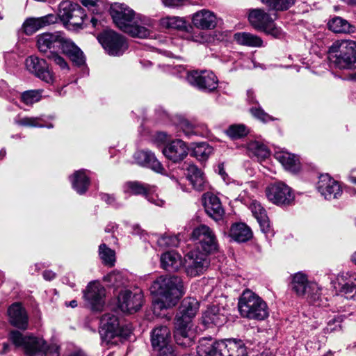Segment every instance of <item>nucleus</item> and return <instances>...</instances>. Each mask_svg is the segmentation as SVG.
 Instances as JSON below:
<instances>
[{"mask_svg": "<svg viewBox=\"0 0 356 356\" xmlns=\"http://www.w3.org/2000/svg\"><path fill=\"white\" fill-rule=\"evenodd\" d=\"M149 291L154 296L152 301L153 312H159L175 306L184 294L182 279L177 275H161L153 281Z\"/></svg>", "mask_w": 356, "mask_h": 356, "instance_id": "obj_1", "label": "nucleus"}, {"mask_svg": "<svg viewBox=\"0 0 356 356\" xmlns=\"http://www.w3.org/2000/svg\"><path fill=\"white\" fill-rule=\"evenodd\" d=\"M110 14L118 28L132 37L146 38L150 35L154 21L137 15L125 4L115 3L110 7Z\"/></svg>", "mask_w": 356, "mask_h": 356, "instance_id": "obj_2", "label": "nucleus"}, {"mask_svg": "<svg viewBox=\"0 0 356 356\" xmlns=\"http://www.w3.org/2000/svg\"><path fill=\"white\" fill-rule=\"evenodd\" d=\"M37 47L40 52L49 53L48 55L61 50L77 66H81L85 63V57L82 51L61 31L38 35Z\"/></svg>", "mask_w": 356, "mask_h": 356, "instance_id": "obj_3", "label": "nucleus"}, {"mask_svg": "<svg viewBox=\"0 0 356 356\" xmlns=\"http://www.w3.org/2000/svg\"><path fill=\"white\" fill-rule=\"evenodd\" d=\"M9 339L26 356H59V347L56 344L47 345L42 338L25 336L17 330H13L9 334Z\"/></svg>", "mask_w": 356, "mask_h": 356, "instance_id": "obj_4", "label": "nucleus"}, {"mask_svg": "<svg viewBox=\"0 0 356 356\" xmlns=\"http://www.w3.org/2000/svg\"><path fill=\"white\" fill-rule=\"evenodd\" d=\"M197 352L199 356H248L243 341L236 339L216 342L204 339L200 342Z\"/></svg>", "mask_w": 356, "mask_h": 356, "instance_id": "obj_5", "label": "nucleus"}, {"mask_svg": "<svg viewBox=\"0 0 356 356\" xmlns=\"http://www.w3.org/2000/svg\"><path fill=\"white\" fill-rule=\"evenodd\" d=\"M328 58L339 69L356 68V42L351 40L335 41L329 48Z\"/></svg>", "mask_w": 356, "mask_h": 356, "instance_id": "obj_6", "label": "nucleus"}, {"mask_svg": "<svg viewBox=\"0 0 356 356\" xmlns=\"http://www.w3.org/2000/svg\"><path fill=\"white\" fill-rule=\"evenodd\" d=\"M238 308L241 316L250 320L263 321L269 316L266 302L250 290L243 292Z\"/></svg>", "mask_w": 356, "mask_h": 356, "instance_id": "obj_7", "label": "nucleus"}, {"mask_svg": "<svg viewBox=\"0 0 356 356\" xmlns=\"http://www.w3.org/2000/svg\"><path fill=\"white\" fill-rule=\"evenodd\" d=\"M131 330L120 325L118 318L113 314H105L100 319L99 334L106 343H113L116 337L127 338L131 334Z\"/></svg>", "mask_w": 356, "mask_h": 356, "instance_id": "obj_8", "label": "nucleus"}, {"mask_svg": "<svg viewBox=\"0 0 356 356\" xmlns=\"http://www.w3.org/2000/svg\"><path fill=\"white\" fill-rule=\"evenodd\" d=\"M186 80L193 87L200 89L225 88L227 83L219 81L217 76L210 70H192L187 72Z\"/></svg>", "mask_w": 356, "mask_h": 356, "instance_id": "obj_9", "label": "nucleus"}, {"mask_svg": "<svg viewBox=\"0 0 356 356\" xmlns=\"http://www.w3.org/2000/svg\"><path fill=\"white\" fill-rule=\"evenodd\" d=\"M99 42L111 56H120L127 49L124 38L112 30H105L98 35Z\"/></svg>", "mask_w": 356, "mask_h": 356, "instance_id": "obj_10", "label": "nucleus"}, {"mask_svg": "<svg viewBox=\"0 0 356 356\" xmlns=\"http://www.w3.org/2000/svg\"><path fill=\"white\" fill-rule=\"evenodd\" d=\"M210 264L208 254L200 250L190 251L185 257L186 273L190 277L203 274Z\"/></svg>", "mask_w": 356, "mask_h": 356, "instance_id": "obj_11", "label": "nucleus"}, {"mask_svg": "<svg viewBox=\"0 0 356 356\" xmlns=\"http://www.w3.org/2000/svg\"><path fill=\"white\" fill-rule=\"evenodd\" d=\"M192 238L198 243L197 248L205 253L214 252L218 249V243L213 231L205 225H201L193 229Z\"/></svg>", "mask_w": 356, "mask_h": 356, "instance_id": "obj_12", "label": "nucleus"}, {"mask_svg": "<svg viewBox=\"0 0 356 356\" xmlns=\"http://www.w3.org/2000/svg\"><path fill=\"white\" fill-rule=\"evenodd\" d=\"M58 16L64 24L80 27L86 15L84 10L77 3L63 1L59 6Z\"/></svg>", "mask_w": 356, "mask_h": 356, "instance_id": "obj_13", "label": "nucleus"}, {"mask_svg": "<svg viewBox=\"0 0 356 356\" xmlns=\"http://www.w3.org/2000/svg\"><path fill=\"white\" fill-rule=\"evenodd\" d=\"M266 193L268 200L278 206L290 205L294 200L291 188L282 182L269 186Z\"/></svg>", "mask_w": 356, "mask_h": 356, "instance_id": "obj_14", "label": "nucleus"}, {"mask_svg": "<svg viewBox=\"0 0 356 356\" xmlns=\"http://www.w3.org/2000/svg\"><path fill=\"white\" fill-rule=\"evenodd\" d=\"M27 70L47 83H52L54 76L47 61L35 56H29L25 60Z\"/></svg>", "mask_w": 356, "mask_h": 356, "instance_id": "obj_15", "label": "nucleus"}, {"mask_svg": "<svg viewBox=\"0 0 356 356\" xmlns=\"http://www.w3.org/2000/svg\"><path fill=\"white\" fill-rule=\"evenodd\" d=\"M170 331L167 326L160 325L152 331V346L154 350L159 351V353H175L173 347L170 345Z\"/></svg>", "mask_w": 356, "mask_h": 356, "instance_id": "obj_16", "label": "nucleus"}, {"mask_svg": "<svg viewBox=\"0 0 356 356\" xmlns=\"http://www.w3.org/2000/svg\"><path fill=\"white\" fill-rule=\"evenodd\" d=\"M154 186L147 184L142 183L138 181H127L124 185V192L125 193L134 195H143L149 202L154 204L162 207L164 204V201L155 197L151 194L154 191Z\"/></svg>", "mask_w": 356, "mask_h": 356, "instance_id": "obj_17", "label": "nucleus"}, {"mask_svg": "<svg viewBox=\"0 0 356 356\" xmlns=\"http://www.w3.org/2000/svg\"><path fill=\"white\" fill-rule=\"evenodd\" d=\"M192 327L193 323L175 319L174 338L177 344L187 347L193 343L195 334Z\"/></svg>", "mask_w": 356, "mask_h": 356, "instance_id": "obj_18", "label": "nucleus"}, {"mask_svg": "<svg viewBox=\"0 0 356 356\" xmlns=\"http://www.w3.org/2000/svg\"><path fill=\"white\" fill-rule=\"evenodd\" d=\"M143 296L140 291L133 293L126 290L118 296V304L124 312H136L142 306Z\"/></svg>", "mask_w": 356, "mask_h": 356, "instance_id": "obj_19", "label": "nucleus"}, {"mask_svg": "<svg viewBox=\"0 0 356 356\" xmlns=\"http://www.w3.org/2000/svg\"><path fill=\"white\" fill-rule=\"evenodd\" d=\"M83 296L92 310L100 311L104 305L105 289L97 282H90Z\"/></svg>", "mask_w": 356, "mask_h": 356, "instance_id": "obj_20", "label": "nucleus"}, {"mask_svg": "<svg viewBox=\"0 0 356 356\" xmlns=\"http://www.w3.org/2000/svg\"><path fill=\"white\" fill-rule=\"evenodd\" d=\"M317 188L319 193L329 200L338 198L342 194V189L338 181L328 175L320 176Z\"/></svg>", "mask_w": 356, "mask_h": 356, "instance_id": "obj_21", "label": "nucleus"}, {"mask_svg": "<svg viewBox=\"0 0 356 356\" xmlns=\"http://www.w3.org/2000/svg\"><path fill=\"white\" fill-rule=\"evenodd\" d=\"M227 310L222 306L212 305L203 312L202 323L206 327L221 326L227 321Z\"/></svg>", "mask_w": 356, "mask_h": 356, "instance_id": "obj_22", "label": "nucleus"}, {"mask_svg": "<svg viewBox=\"0 0 356 356\" xmlns=\"http://www.w3.org/2000/svg\"><path fill=\"white\" fill-rule=\"evenodd\" d=\"M56 21L57 16L53 14H49L41 17H30L25 20L22 29L26 35H31L39 29L54 24Z\"/></svg>", "mask_w": 356, "mask_h": 356, "instance_id": "obj_23", "label": "nucleus"}, {"mask_svg": "<svg viewBox=\"0 0 356 356\" xmlns=\"http://www.w3.org/2000/svg\"><path fill=\"white\" fill-rule=\"evenodd\" d=\"M9 321L13 326L22 330L28 327L29 317L26 309L19 302L12 304L8 309Z\"/></svg>", "mask_w": 356, "mask_h": 356, "instance_id": "obj_24", "label": "nucleus"}, {"mask_svg": "<svg viewBox=\"0 0 356 356\" xmlns=\"http://www.w3.org/2000/svg\"><path fill=\"white\" fill-rule=\"evenodd\" d=\"M163 154L169 160L177 163L187 156L188 147L183 140L177 139L166 145L163 149Z\"/></svg>", "mask_w": 356, "mask_h": 356, "instance_id": "obj_25", "label": "nucleus"}, {"mask_svg": "<svg viewBox=\"0 0 356 356\" xmlns=\"http://www.w3.org/2000/svg\"><path fill=\"white\" fill-rule=\"evenodd\" d=\"M192 22L194 26L200 29H213L217 25V17L214 13L202 9L193 15Z\"/></svg>", "mask_w": 356, "mask_h": 356, "instance_id": "obj_26", "label": "nucleus"}, {"mask_svg": "<svg viewBox=\"0 0 356 356\" xmlns=\"http://www.w3.org/2000/svg\"><path fill=\"white\" fill-rule=\"evenodd\" d=\"M199 302L194 298H184L179 308L175 319L192 323V319L199 309Z\"/></svg>", "mask_w": 356, "mask_h": 356, "instance_id": "obj_27", "label": "nucleus"}, {"mask_svg": "<svg viewBox=\"0 0 356 356\" xmlns=\"http://www.w3.org/2000/svg\"><path fill=\"white\" fill-rule=\"evenodd\" d=\"M134 158L138 165L151 168L157 172H161L163 169L154 154L149 150L137 151Z\"/></svg>", "mask_w": 356, "mask_h": 356, "instance_id": "obj_28", "label": "nucleus"}, {"mask_svg": "<svg viewBox=\"0 0 356 356\" xmlns=\"http://www.w3.org/2000/svg\"><path fill=\"white\" fill-rule=\"evenodd\" d=\"M204 209L207 213L216 221L222 219L225 213L220 199L213 194L207 195L205 197Z\"/></svg>", "mask_w": 356, "mask_h": 356, "instance_id": "obj_29", "label": "nucleus"}, {"mask_svg": "<svg viewBox=\"0 0 356 356\" xmlns=\"http://www.w3.org/2000/svg\"><path fill=\"white\" fill-rule=\"evenodd\" d=\"M160 261L161 268L170 272L177 271L182 266L181 256L175 251H168L162 254Z\"/></svg>", "mask_w": 356, "mask_h": 356, "instance_id": "obj_30", "label": "nucleus"}, {"mask_svg": "<svg viewBox=\"0 0 356 356\" xmlns=\"http://www.w3.org/2000/svg\"><path fill=\"white\" fill-rule=\"evenodd\" d=\"M250 210L259 224L261 230L265 234H270L272 232L268 218L266 210L258 202H253L250 204Z\"/></svg>", "mask_w": 356, "mask_h": 356, "instance_id": "obj_31", "label": "nucleus"}, {"mask_svg": "<svg viewBox=\"0 0 356 356\" xmlns=\"http://www.w3.org/2000/svg\"><path fill=\"white\" fill-rule=\"evenodd\" d=\"M251 25L256 29L264 31L273 21L270 16L261 9L252 10L248 16Z\"/></svg>", "mask_w": 356, "mask_h": 356, "instance_id": "obj_32", "label": "nucleus"}, {"mask_svg": "<svg viewBox=\"0 0 356 356\" xmlns=\"http://www.w3.org/2000/svg\"><path fill=\"white\" fill-rule=\"evenodd\" d=\"M187 178L197 191H203L206 184L204 173L197 166L189 164L186 168Z\"/></svg>", "mask_w": 356, "mask_h": 356, "instance_id": "obj_33", "label": "nucleus"}, {"mask_svg": "<svg viewBox=\"0 0 356 356\" xmlns=\"http://www.w3.org/2000/svg\"><path fill=\"white\" fill-rule=\"evenodd\" d=\"M275 159L288 170L297 172L300 169L298 157L286 151H280L275 154Z\"/></svg>", "mask_w": 356, "mask_h": 356, "instance_id": "obj_34", "label": "nucleus"}, {"mask_svg": "<svg viewBox=\"0 0 356 356\" xmlns=\"http://www.w3.org/2000/svg\"><path fill=\"white\" fill-rule=\"evenodd\" d=\"M234 40L239 45L249 47H261L263 46L262 39L257 35L249 32H238L234 34Z\"/></svg>", "mask_w": 356, "mask_h": 356, "instance_id": "obj_35", "label": "nucleus"}, {"mask_svg": "<svg viewBox=\"0 0 356 356\" xmlns=\"http://www.w3.org/2000/svg\"><path fill=\"white\" fill-rule=\"evenodd\" d=\"M229 236L240 243L246 242L252 236L251 229L243 222L233 224L229 230Z\"/></svg>", "mask_w": 356, "mask_h": 356, "instance_id": "obj_36", "label": "nucleus"}, {"mask_svg": "<svg viewBox=\"0 0 356 356\" xmlns=\"http://www.w3.org/2000/svg\"><path fill=\"white\" fill-rule=\"evenodd\" d=\"M72 188L80 195L86 192L90 185V179L84 170L76 171L71 177Z\"/></svg>", "mask_w": 356, "mask_h": 356, "instance_id": "obj_37", "label": "nucleus"}, {"mask_svg": "<svg viewBox=\"0 0 356 356\" xmlns=\"http://www.w3.org/2000/svg\"><path fill=\"white\" fill-rule=\"evenodd\" d=\"M247 151L250 157H255L259 161L266 159L270 154L268 147L256 140L250 141L247 144Z\"/></svg>", "mask_w": 356, "mask_h": 356, "instance_id": "obj_38", "label": "nucleus"}, {"mask_svg": "<svg viewBox=\"0 0 356 356\" xmlns=\"http://www.w3.org/2000/svg\"><path fill=\"white\" fill-rule=\"evenodd\" d=\"M311 282L308 281L306 275L298 273L293 277L291 287L298 296H305L307 293Z\"/></svg>", "mask_w": 356, "mask_h": 356, "instance_id": "obj_39", "label": "nucleus"}, {"mask_svg": "<svg viewBox=\"0 0 356 356\" xmlns=\"http://www.w3.org/2000/svg\"><path fill=\"white\" fill-rule=\"evenodd\" d=\"M329 29L334 33H352L355 27L351 26L346 19L337 17L328 23Z\"/></svg>", "mask_w": 356, "mask_h": 356, "instance_id": "obj_40", "label": "nucleus"}, {"mask_svg": "<svg viewBox=\"0 0 356 356\" xmlns=\"http://www.w3.org/2000/svg\"><path fill=\"white\" fill-rule=\"evenodd\" d=\"M212 147L207 143H197L193 147L191 155L199 161H205L212 152Z\"/></svg>", "mask_w": 356, "mask_h": 356, "instance_id": "obj_41", "label": "nucleus"}, {"mask_svg": "<svg viewBox=\"0 0 356 356\" xmlns=\"http://www.w3.org/2000/svg\"><path fill=\"white\" fill-rule=\"evenodd\" d=\"M161 24L167 29L181 30L186 27V20L180 17H165L161 19Z\"/></svg>", "mask_w": 356, "mask_h": 356, "instance_id": "obj_42", "label": "nucleus"}, {"mask_svg": "<svg viewBox=\"0 0 356 356\" xmlns=\"http://www.w3.org/2000/svg\"><path fill=\"white\" fill-rule=\"evenodd\" d=\"M270 9L279 10H286L294 5L296 0H261Z\"/></svg>", "mask_w": 356, "mask_h": 356, "instance_id": "obj_43", "label": "nucleus"}, {"mask_svg": "<svg viewBox=\"0 0 356 356\" xmlns=\"http://www.w3.org/2000/svg\"><path fill=\"white\" fill-rule=\"evenodd\" d=\"M99 254L103 263L106 265L113 266L115 262V252L102 243L99 247Z\"/></svg>", "mask_w": 356, "mask_h": 356, "instance_id": "obj_44", "label": "nucleus"}, {"mask_svg": "<svg viewBox=\"0 0 356 356\" xmlns=\"http://www.w3.org/2000/svg\"><path fill=\"white\" fill-rule=\"evenodd\" d=\"M15 123L19 126L29 127H44L43 119L41 117H24L15 120Z\"/></svg>", "mask_w": 356, "mask_h": 356, "instance_id": "obj_45", "label": "nucleus"}, {"mask_svg": "<svg viewBox=\"0 0 356 356\" xmlns=\"http://www.w3.org/2000/svg\"><path fill=\"white\" fill-rule=\"evenodd\" d=\"M248 133L246 127L243 124L230 125L225 131V134L232 139L236 140L245 136Z\"/></svg>", "mask_w": 356, "mask_h": 356, "instance_id": "obj_46", "label": "nucleus"}, {"mask_svg": "<svg viewBox=\"0 0 356 356\" xmlns=\"http://www.w3.org/2000/svg\"><path fill=\"white\" fill-rule=\"evenodd\" d=\"M156 243L163 248L177 247L179 243V239L175 235L164 234L157 238Z\"/></svg>", "mask_w": 356, "mask_h": 356, "instance_id": "obj_47", "label": "nucleus"}, {"mask_svg": "<svg viewBox=\"0 0 356 356\" xmlns=\"http://www.w3.org/2000/svg\"><path fill=\"white\" fill-rule=\"evenodd\" d=\"M321 289L319 287L317 283L311 282L310 286H309V289L307 290V293L306 294L308 300L310 302L313 304H318V301L321 298Z\"/></svg>", "mask_w": 356, "mask_h": 356, "instance_id": "obj_48", "label": "nucleus"}, {"mask_svg": "<svg viewBox=\"0 0 356 356\" xmlns=\"http://www.w3.org/2000/svg\"><path fill=\"white\" fill-rule=\"evenodd\" d=\"M177 126L182 130L186 136L190 137L192 135L196 134L194 125L188 120L181 116H177Z\"/></svg>", "mask_w": 356, "mask_h": 356, "instance_id": "obj_49", "label": "nucleus"}, {"mask_svg": "<svg viewBox=\"0 0 356 356\" xmlns=\"http://www.w3.org/2000/svg\"><path fill=\"white\" fill-rule=\"evenodd\" d=\"M41 98L40 90H25L22 94V99L26 104H32Z\"/></svg>", "mask_w": 356, "mask_h": 356, "instance_id": "obj_50", "label": "nucleus"}, {"mask_svg": "<svg viewBox=\"0 0 356 356\" xmlns=\"http://www.w3.org/2000/svg\"><path fill=\"white\" fill-rule=\"evenodd\" d=\"M250 113L252 115L255 117L256 118L259 119L263 122H267L269 121H273L276 119L268 115L267 113H266L263 109H261L260 107H253L250 108Z\"/></svg>", "mask_w": 356, "mask_h": 356, "instance_id": "obj_51", "label": "nucleus"}, {"mask_svg": "<svg viewBox=\"0 0 356 356\" xmlns=\"http://www.w3.org/2000/svg\"><path fill=\"white\" fill-rule=\"evenodd\" d=\"M263 31L267 34L271 35L275 38H281L284 36V33L282 29L275 26L273 20L271 22V24H268Z\"/></svg>", "mask_w": 356, "mask_h": 356, "instance_id": "obj_52", "label": "nucleus"}, {"mask_svg": "<svg viewBox=\"0 0 356 356\" xmlns=\"http://www.w3.org/2000/svg\"><path fill=\"white\" fill-rule=\"evenodd\" d=\"M47 57L52 60L56 65L59 66L62 70H68L69 67L65 60L58 54V52L51 54V55H47Z\"/></svg>", "mask_w": 356, "mask_h": 356, "instance_id": "obj_53", "label": "nucleus"}, {"mask_svg": "<svg viewBox=\"0 0 356 356\" xmlns=\"http://www.w3.org/2000/svg\"><path fill=\"white\" fill-rule=\"evenodd\" d=\"M341 321H339L336 318L332 319V321H330L325 330L327 332H333L335 330H337L338 329H341V325H340Z\"/></svg>", "mask_w": 356, "mask_h": 356, "instance_id": "obj_54", "label": "nucleus"}, {"mask_svg": "<svg viewBox=\"0 0 356 356\" xmlns=\"http://www.w3.org/2000/svg\"><path fill=\"white\" fill-rule=\"evenodd\" d=\"M186 0H162L163 4L169 7H176L182 5Z\"/></svg>", "mask_w": 356, "mask_h": 356, "instance_id": "obj_55", "label": "nucleus"}, {"mask_svg": "<svg viewBox=\"0 0 356 356\" xmlns=\"http://www.w3.org/2000/svg\"><path fill=\"white\" fill-rule=\"evenodd\" d=\"M210 39V37L206 34H204L203 33H200L198 35L194 36V41L200 42V43H204L209 42Z\"/></svg>", "mask_w": 356, "mask_h": 356, "instance_id": "obj_56", "label": "nucleus"}, {"mask_svg": "<svg viewBox=\"0 0 356 356\" xmlns=\"http://www.w3.org/2000/svg\"><path fill=\"white\" fill-rule=\"evenodd\" d=\"M43 277L47 281H51L56 277V273L52 270H47L42 273Z\"/></svg>", "mask_w": 356, "mask_h": 356, "instance_id": "obj_57", "label": "nucleus"}, {"mask_svg": "<svg viewBox=\"0 0 356 356\" xmlns=\"http://www.w3.org/2000/svg\"><path fill=\"white\" fill-rule=\"evenodd\" d=\"M81 3L88 8H93L96 7L97 0H79Z\"/></svg>", "mask_w": 356, "mask_h": 356, "instance_id": "obj_58", "label": "nucleus"}, {"mask_svg": "<svg viewBox=\"0 0 356 356\" xmlns=\"http://www.w3.org/2000/svg\"><path fill=\"white\" fill-rule=\"evenodd\" d=\"M355 287L352 284L346 283L345 284L342 288H341V292H343L345 293H351L354 291Z\"/></svg>", "mask_w": 356, "mask_h": 356, "instance_id": "obj_59", "label": "nucleus"}, {"mask_svg": "<svg viewBox=\"0 0 356 356\" xmlns=\"http://www.w3.org/2000/svg\"><path fill=\"white\" fill-rule=\"evenodd\" d=\"M102 199L104 200L105 202H106L109 204H113L115 201L114 197L108 194L102 195Z\"/></svg>", "mask_w": 356, "mask_h": 356, "instance_id": "obj_60", "label": "nucleus"}, {"mask_svg": "<svg viewBox=\"0 0 356 356\" xmlns=\"http://www.w3.org/2000/svg\"><path fill=\"white\" fill-rule=\"evenodd\" d=\"M91 23L94 27H96L99 24L101 23V22L97 17H92L91 19Z\"/></svg>", "mask_w": 356, "mask_h": 356, "instance_id": "obj_61", "label": "nucleus"}, {"mask_svg": "<svg viewBox=\"0 0 356 356\" xmlns=\"http://www.w3.org/2000/svg\"><path fill=\"white\" fill-rule=\"evenodd\" d=\"M157 138L162 140L167 139V134L165 132H159L157 134Z\"/></svg>", "mask_w": 356, "mask_h": 356, "instance_id": "obj_62", "label": "nucleus"}, {"mask_svg": "<svg viewBox=\"0 0 356 356\" xmlns=\"http://www.w3.org/2000/svg\"><path fill=\"white\" fill-rule=\"evenodd\" d=\"M158 356H177L175 353L168 352L167 353H159Z\"/></svg>", "mask_w": 356, "mask_h": 356, "instance_id": "obj_63", "label": "nucleus"}, {"mask_svg": "<svg viewBox=\"0 0 356 356\" xmlns=\"http://www.w3.org/2000/svg\"><path fill=\"white\" fill-rule=\"evenodd\" d=\"M9 350V345L8 343H3V350H2V353H6Z\"/></svg>", "mask_w": 356, "mask_h": 356, "instance_id": "obj_64", "label": "nucleus"}]
</instances>
